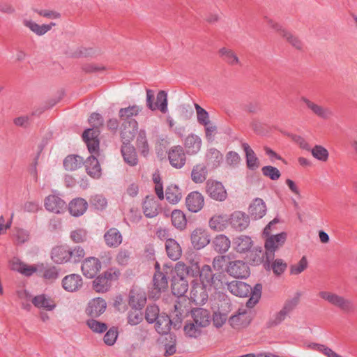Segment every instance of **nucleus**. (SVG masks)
<instances>
[{
  "mask_svg": "<svg viewBox=\"0 0 357 357\" xmlns=\"http://www.w3.org/2000/svg\"><path fill=\"white\" fill-rule=\"evenodd\" d=\"M119 332L116 328H110L103 337V342L107 346H113L118 338Z\"/></svg>",
  "mask_w": 357,
  "mask_h": 357,
  "instance_id": "obj_57",
  "label": "nucleus"
},
{
  "mask_svg": "<svg viewBox=\"0 0 357 357\" xmlns=\"http://www.w3.org/2000/svg\"><path fill=\"white\" fill-rule=\"evenodd\" d=\"M229 218V224L238 231H243L250 224L249 216L241 211L234 212Z\"/></svg>",
  "mask_w": 357,
  "mask_h": 357,
  "instance_id": "obj_27",
  "label": "nucleus"
},
{
  "mask_svg": "<svg viewBox=\"0 0 357 357\" xmlns=\"http://www.w3.org/2000/svg\"><path fill=\"white\" fill-rule=\"evenodd\" d=\"M166 199L172 204H177L181 199V193L176 185H169L165 191Z\"/></svg>",
  "mask_w": 357,
  "mask_h": 357,
  "instance_id": "obj_48",
  "label": "nucleus"
},
{
  "mask_svg": "<svg viewBox=\"0 0 357 357\" xmlns=\"http://www.w3.org/2000/svg\"><path fill=\"white\" fill-rule=\"evenodd\" d=\"M266 204L261 198L255 199L248 208L250 215L255 220L262 218L266 215Z\"/></svg>",
  "mask_w": 357,
  "mask_h": 357,
  "instance_id": "obj_30",
  "label": "nucleus"
},
{
  "mask_svg": "<svg viewBox=\"0 0 357 357\" xmlns=\"http://www.w3.org/2000/svg\"><path fill=\"white\" fill-rule=\"evenodd\" d=\"M89 122L93 128L86 130L82 135V137L89 152L96 153L99 148V140L98 139L99 131L98 129L102 126L103 120L99 114L93 113L90 116Z\"/></svg>",
  "mask_w": 357,
  "mask_h": 357,
  "instance_id": "obj_4",
  "label": "nucleus"
},
{
  "mask_svg": "<svg viewBox=\"0 0 357 357\" xmlns=\"http://www.w3.org/2000/svg\"><path fill=\"white\" fill-rule=\"evenodd\" d=\"M14 236L18 243H24L29 241V233L28 231L20 228L15 229Z\"/></svg>",
  "mask_w": 357,
  "mask_h": 357,
  "instance_id": "obj_63",
  "label": "nucleus"
},
{
  "mask_svg": "<svg viewBox=\"0 0 357 357\" xmlns=\"http://www.w3.org/2000/svg\"><path fill=\"white\" fill-rule=\"evenodd\" d=\"M264 267L267 271H272L276 276L282 275L287 268V263L282 259H275V257H271L265 256Z\"/></svg>",
  "mask_w": 357,
  "mask_h": 357,
  "instance_id": "obj_17",
  "label": "nucleus"
},
{
  "mask_svg": "<svg viewBox=\"0 0 357 357\" xmlns=\"http://www.w3.org/2000/svg\"><path fill=\"white\" fill-rule=\"evenodd\" d=\"M86 324L93 332L97 333H102L107 329V326L105 323L93 319L88 320Z\"/></svg>",
  "mask_w": 357,
  "mask_h": 357,
  "instance_id": "obj_58",
  "label": "nucleus"
},
{
  "mask_svg": "<svg viewBox=\"0 0 357 357\" xmlns=\"http://www.w3.org/2000/svg\"><path fill=\"white\" fill-rule=\"evenodd\" d=\"M227 272L236 278H244L250 275L248 266L241 260L231 261L227 268Z\"/></svg>",
  "mask_w": 357,
  "mask_h": 357,
  "instance_id": "obj_16",
  "label": "nucleus"
},
{
  "mask_svg": "<svg viewBox=\"0 0 357 357\" xmlns=\"http://www.w3.org/2000/svg\"><path fill=\"white\" fill-rule=\"evenodd\" d=\"M158 111L160 112L159 119L161 122L167 124L169 128H172L174 126V121L168 108L167 92L163 90L158 92Z\"/></svg>",
  "mask_w": 357,
  "mask_h": 357,
  "instance_id": "obj_8",
  "label": "nucleus"
},
{
  "mask_svg": "<svg viewBox=\"0 0 357 357\" xmlns=\"http://www.w3.org/2000/svg\"><path fill=\"white\" fill-rule=\"evenodd\" d=\"M199 281L204 287L214 290L221 289L224 287L220 274H213L210 266L204 265L200 270Z\"/></svg>",
  "mask_w": 357,
  "mask_h": 357,
  "instance_id": "obj_6",
  "label": "nucleus"
},
{
  "mask_svg": "<svg viewBox=\"0 0 357 357\" xmlns=\"http://www.w3.org/2000/svg\"><path fill=\"white\" fill-rule=\"evenodd\" d=\"M86 232L84 229H76L71 232L70 238L75 243L84 242L86 240Z\"/></svg>",
  "mask_w": 357,
  "mask_h": 357,
  "instance_id": "obj_64",
  "label": "nucleus"
},
{
  "mask_svg": "<svg viewBox=\"0 0 357 357\" xmlns=\"http://www.w3.org/2000/svg\"><path fill=\"white\" fill-rule=\"evenodd\" d=\"M146 301V298L143 291L137 289L130 291L129 304L132 308H142L145 305Z\"/></svg>",
  "mask_w": 357,
  "mask_h": 357,
  "instance_id": "obj_38",
  "label": "nucleus"
},
{
  "mask_svg": "<svg viewBox=\"0 0 357 357\" xmlns=\"http://www.w3.org/2000/svg\"><path fill=\"white\" fill-rule=\"evenodd\" d=\"M299 303V297L295 296L286 301L282 309L275 315L274 324H278L285 319L287 316L295 309Z\"/></svg>",
  "mask_w": 357,
  "mask_h": 357,
  "instance_id": "obj_24",
  "label": "nucleus"
},
{
  "mask_svg": "<svg viewBox=\"0 0 357 357\" xmlns=\"http://www.w3.org/2000/svg\"><path fill=\"white\" fill-rule=\"evenodd\" d=\"M137 122L134 119L123 122L121 127V137L123 144H128L135 136Z\"/></svg>",
  "mask_w": 357,
  "mask_h": 357,
  "instance_id": "obj_19",
  "label": "nucleus"
},
{
  "mask_svg": "<svg viewBox=\"0 0 357 357\" xmlns=\"http://www.w3.org/2000/svg\"><path fill=\"white\" fill-rule=\"evenodd\" d=\"M219 56L227 63L231 66L240 64L239 59L236 53L229 48L222 47L218 51Z\"/></svg>",
  "mask_w": 357,
  "mask_h": 357,
  "instance_id": "obj_46",
  "label": "nucleus"
},
{
  "mask_svg": "<svg viewBox=\"0 0 357 357\" xmlns=\"http://www.w3.org/2000/svg\"><path fill=\"white\" fill-rule=\"evenodd\" d=\"M211 290L201 283L195 282L190 291V298L197 304H204L208 299V291Z\"/></svg>",
  "mask_w": 357,
  "mask_h": 357,
  "instance_id": "obj_18",
  "label": "nucleus"
},
{
  "mask_svg": "<svg viewBox=\"0 0 357 357\" xmlns=\"http://www.w3.org/2000/svg\"><path fill=\"white\" fill-rule=\"evenodd\" d=\"M88 207L87 202L82 198L73 199L68 206L70 213L75 217L82 215Z\"/></svg>",
  "mask_w": 357,
  "mask_h": 357,
  "instance_id": "obj_37",
  "label": "nucleus"
},
{
  "mask_svg": "<svg viewBox=\"0 0 357 357\" xmlns=\"http://www.w3.org/2000/svg\"><path fill=\"white\" fill-rule=\"evenodd\" d=\"M83 163V159L78 155H68L63 161V166L66 170L73 171L79 168Z\"/></svg>",
  "mask_w": 357,
  "mask_h": 357,
  "instance_id": "obj_50",
  "label": "nucleus"
},
{
  "mask_svg": "<svg viewBox=\"0 0 357 357\" xmlns=\"http://www.w3.org/2000/svg\"><path fill=\"white\" fill-rule=\"evenodd\" d=\"M263 174L271 180H277L280 177V171L273 166H265L261 169Z\"/></svg>",
  "mask_w": 357,
  "mask_h": 357,
  "instance_id": "obj_59",
  "label": "nucleus"
},
{
  "mask_svg": "<svg viewBox=\"0 0 357 357\" xmlns=\"http://www.w3.org/2000/svg\"><path fill=\"white\" fill-rule=\"evenodd\" d=\"M160 351L165 357L172 356L176 351V336L166 333L160 339Z\"/></svg>",
  "mask_w": 357,
  "mask_h": 357,
  "instance_id": "obj_15",
  "label": "nucleus"
},
{
  "mask_svg": "<svg viewBox=\"0 0 357 357\" xmlns=\"http://www.w3.org/2000/svg\"><path fill=\"white\" fill-rule=\"evenodd\" d=\"M45 208L52 213L60 214L66 210V202L56 195H49L45 200Z\"/></svg>",
  "mask_w": 357,
  "mask_h": 357,
  "instance_id": "obj_21",
  "label": "nucleus"
},
{
  "mask_svg": "<svg viewBox=\"0 0 357 357\" xmlns=\"http://www.w3.org/2000/svg\"><path fill=\"white\" fill-rule=\"evenodd\" d=\"M119 275L120 273L117 270L109 269L105 271L93 280V289L98 293L107 291L111 287V282L117 280Z\"/></svg>",
  "mask_w": 357,
  "mask_h": 357,
  "instance_id": "obj_7",
  "label": "nucleus"
},
{
  "mask_svg": "<svg viewBox=\"0 0 357 357\" xmlns=\"http://www.w3.org/2000/svg\"><path fill=\"white\" fill-rule=\"evenodd\" d=\"M188 264V266H187L184 262L178 261L176 264L174 270H172V271L180 275L187 276L190 275L192 277H196L201 270L198 259L196 257L190 259Z\"/></svg>",
  "mask_w": 357,
  "mask_h": 357,
  "instance_id": "obj_11",
  "label": "nucleus"
},
{
  "mask_svg": "<svg viewBox=\"0 0 357 357\" xmlns=\"http://www.w3.org/2000/svg\"><path fill=\"white\" fill-rule=\"evenodd\" d=\"M143 210L144 215L148 218H153L156 213V202L153 195L146 197L143 204Z\"/></svg>",
  "mask_w": 357,
  "mask_h": 357,
  "instance_id": "obj_49",
  "label": "nucleus"
},
{
  "mask_svg": "<svg viewBox=\"0 0 357 357\" xmlns=\"http://www.w3.org/2000/svg\"><path fill=\"white\" fill-rule=\"evenodd\" d=\"M191 321L201 328L208 326L211 321L210 312L202 308L195 309L191 312Z\"/></svg>",
  "mask_w": 357,
  "mask_h": 357,
  "instance_id": "obj_29",
  "label": "nucleus"
},
{
  "mask_svg": "<svg viewBox=\"0 0 357 357\" xmlns=\"http://www.w3.org/2000/svg\"><path fill=\"white\" fill-rule=\"evenodd\" d=\"M168 158L171 165L177 169L181 168L185 163V155L180 146L172 147L168 153Z\"/></svg>",
  "mask_w": 357,
  "mask_h": 357,
  "instance_id": "obj_26",
  "label": "nucleus"
},
{
  "mask_svg": "<svg viewBox=\"0 0 357 357\" xmlns=\"http://www.w3.org/2000/svg\"><path fill=\"white\" fill-rule=\"evenodd\" d=\"M106 245L110 248H117L123 241L121 232L116 228L109 229L104 235Z\"/></svg>",
  "mask_w": 357,
  "mask_h": 357,
  "instance_id": "obj_36",
  "label": "nucleus"
},
{
  "mask_svg": "<svg viewBox=\"0 0 357 357\" xmlns=\"http://www.w3.org/2000/svg\"><path fill=\"white\" fill-rule=\"evenodd\" d=\"M234 249L240 253L248 251L252 246V241L248 236H240L234 241Z\"/></svg>",
  "mask_w": 357,
  "mask_h": 357,
  "instance_id": "obj_44",
  "label": "nucleus"
},
{
  "mask_svg": "<svg viewBox=\"0 0 357 357\" xmlns=\"http://www.w3.org/2000/svg\"><path fill=\"white\" fill-rule=\"evenodd\" d=\"M188 289V282L185 275L175 273L172 280V291L174 295L184 296Z\"/></svg>",
  "mask_w": 357,
  "mask_h": 357,
  "instance_id": "obj_22",
  "label": "nucleus"
},
{
  "mask_svg": "<svg viewBox=\"0 0 357 357\" xmlns=\"http://www.w3.org/2000/svg\"><path fill=\"white\" fill-rule=\"evenodd\" d=\"M23 24L26 27L29 28L32 32L38 36H43L47 32L50 31L53 26H56V24L54 22H51L49 24L40 25L29 19L24 20Z\"/></svg>",
  "mask_w": 357,
  "mask_h": 357,
  "instance_id": "obj_34",
  "label": "nucleus"
},
{
  "mask_svg": "<svg viewBox=\"0 0 357 357\" xmlns=\"http://www.w3.org/2000/svg\"><path fill=\"white\" fill-rule=\"evenodd\" d=\"M183 332L185 337L196 339L202 335V328L189 319L185 324Z\"/></svg>",
  "mask_w": 357,
  "mask_h": 357,
  "instance_id": "obj_47",
  "label": "nucleus"
},
{
  "mask_svg": "<svg viewBox=\"0 0 357 357\" xmlns=\"http://www.w3.org/2000/svg\"><path fill=\"white\" fill-rule=\"evenodd\" d=\"M189 300L186 296H178V301L174 304V310L171 317L176 322H180L184 315L188 312Z\"/></svg>",
  "mask_w": 357,
  "mask_h": 357,
  "instance_id": "obj_28",
  "label": "nucleus"
},
{
  "mask_svg": "<svg viewBox=\"0 0 357 357\" xmlns=\"http://www.w3.org/2000/svg\"><path fill=\"white\" fill-rule=\"evenodd\" d=\"M140 111L138 106L133 105L128 107L122 108L119 110V117L123 122L132 119V117L137 116Z\"/></svg>",
  "mask_w": 357,
  "mask_h": 357,
  "instance_id": "obj_52",
  "label": "nucleus"
},
{
  "mask_svg": "<svg viewBox=\"0 0 357 357\" xmlns=\"http://www.w3.org/2000/svg\"><path fill=\"white\" fill-rule=\"evenodd\" d=\"M32 303L35 307L43 308L48 311L54 310L56 307L55 302L50 297L45 294L35 296L32 299Z\"/></svg>",
  "mask_w": 357,
  "mask_h": 357,
  "instance_id": "obj_40",
  "label": "nucleus"
},
{
  "mask_svg": "<svg viewBox=\"0 0 357 357\" xmlns=\"http://www.w3.org/2000/svg\"><path fill=\"white\" fill-rule=\"evenodd\" d=\"M212 245L215 251L220 253L226 252L230 248L229 238L223 234L217 235L212 241Z\"/></svg>",
  "mask_w": 357,
  "mask_h": 357,
  "instance_id": "obj_41",
  "label": "nucleus"
},
{
  "mask_svg": "<svg viewBox=\"0 0 357 357\" xmlns=\"http://www.w3.org/2000/svg\"><path fill=\"white\" fill-rule=\"evenodd\" d=\"M121 153L125 162L128 165L135 166L137 164V154L133 146L123 144L121 148Z\"/></svg>",
  "mask_w": 357,
  "mask_h": 357,
  "instance_id": "obj_45",
  "label": "nucleus"
},
{
  "mask_svg": "<svg viewBox=\"0 0 357 357\" xmlns=\"http://www.w3.org/2000/svg\"><path fill=\"white\" fill-rule=\"evenodd\" d=\"M83 284L82 278L78 274H70L66 275L62 280L63 289L69 292L78 291Z\"/></svg>",
  "mask_w": 357,
  "mask_h": 357,
  "instance_id": "obj_31",
  "label": "nucleus"
},
{
  "mask_svg": "<svg viewBox=\"0 0 357 357\" xmlns=\"http://www.w3.org/2000/svg\"><path fill=\"white\" fill-rule=\"evenodd\" d=\"M137 146L140 149L142 154L146 156L149 153V146L147 144L144 132H140L137 139Z\"/></svg>",
  "mask_w": 357,
  "mask_h": 357,
  "instance_id": "obj_60",
  "label": "nucleus"
},
{
  "mask_svg": "<svg viewBox=\"0 0 357 357\" xmlns=\"http://www.w3.org/2000/svg\"><path fill=\"white\" fill-rule=\"evenodd\" d=\"M242 147L245 153L248 167L252 170L257 169L259 167V161L254 151L246 143L243 144Z\"/></svg>",
  "mask_w": 357,
  "mask_h": 357,
  "instance_id": "obj_43",
  "label": "nucleus"
},
{
  "mask_svg": "<svg viewBox=\"0 0 357 357\" xmlns=\"http://www.w3.org/2000/svg\"><path fill=\"white\" fill-rule=\"evenodd\" d=\"M202 139L195 134L188 135L184 141L185 148L189 154L197 153L202 147Z\"/></svg>",
  "mask_w": 357,
  "mask_h": 357,
  "instance_id": "obj_32",
  "label": "nucleus"
},
{
  "mask_svg": "<svg viewBox=\"0 0 357 357\" xmlns=\"http://www.w3.org/2000/svg\"><path fill=\"white\" fill-rule=\"evenodd\" d=\"M165 249L167 256L172 260H177L182 254L180 245L172 238H169L165 242Z\"/></svg>",
  "mask_w": 357,
  "mask_h": 357,
  "instance_id": "obj_39",
  "label": "nucleus"
},
{
  "mask_svg": "<svg viewBox=\"0 0 357 357\" xmlns=\"http://www.w3.org/2000/svg\"><path fill=\"white\" fill-rule=\"evenodd\" d=\"M34 12H36L40 16L46 17L47 19H59L61 17V14L53 10H47V9H35Z\"/></svg>",
  "mask_w": 357,
  "mask_h": 357,
  "instance_id": "obj_61",
  "label": "nucleus"
},
{
  "mask_svg": "<svg viewBox=\"0 0 357 357\" xmlns=\"http://www.w3.org/2000/svg\"><path fill=\"white\" fill-rule=\"evenodd\" d=\"M307 260L305 256H303L300 261L294 264H292L289 268V273L293 275H298L303 272L307 268Z\"/></svg>",
  "mask_w": 357,
  "mask_h": 357,
  "instance_id": "obj_55",
  "label": "nucleus"
},
{
  "mask_svg": "<svg viewBox=\"0 0 357 357\" xmlns=\"http://www.w3.org/2000/svg\"><path fill=\"white\" fill-rule=\"evenodd\" d=\"M229 224V218L227 214H214L208 220V227L214 231L220 232L225 231Z\"/></svg>",
  "mask_w": 357,
  "mask_h": 357,
  "instance_id": "obj_23",
  "label": "nucleus"
},
{
  "mask_svg": "<svg viewBox=\"0 0 357 357\" xmlns=\"http://www.w3.org/2000/svg\"><path fill=\"white\" fill-rule=\"evenodd\" d=\"M197 113V121L202 126H207L211 123L208 113L198 104L195 105Z\"/></svg>",
  "mask_w": 357,
  "mask_h": 357,
  "instance_id": "obj_56",
  "label": "nucleus"
},
{
  "mask_svg": "<svg viewBox=\"0 0 357 357\" xmlns=\"http://www.w3.org/2000/svg\"><path fill=\"white\" fill-rule=\"evenodd\" d=\"M107 307V304L104 298H94L87 303L85 313L89 317L97 318L106 311Z\"/></svg>",
  "mask_w": 357,
  "mask_h": 357,
  "instance_id": "obj_12",
  "label": "nucleus"
},
{
  "mask_svg": "<svg viewBox=\"0 0 357 357\" xmlns=\"http://www.w3.org/2000/svg\"><path fill=\"white\" fill-rule=\"evenodd\" d=\"M252 319L250 310L240 308L238 312L229 319V325L234 329H241L247 327Z\"/></svg>",
  "mask_w": 357,
  "mask_h": 357,
  "instance_id": "obj_10",
  "label": "nucleus"
},
{
  "mask_svg": "<svg viewBox=\"0 0 357 357\" xmlns=\"http://www.w3.org/2000/svg\"><path fill=\"white\" fill-rule=\"evenodd\" d=\"M101 268L100 262L96 257H88L85 259L82 264L83 275L88 278H93Z\"/></svg>",
  "mask_w": 357,
  "mask_h": 357,
  "instance_id": "obj_20",
  "label": "nucleus"
},
{
  "mask_svg": "<svg viewBox=\"0 0 357 357\" xmlns=\"http://www.w3.org/2000/svg\"><path fill=\"white\" fill-rule=\"evenodd\" d=\"M172 225L180 229H183L186 225L187 220L185 214L180 210H174L171 213Z\"/></svg>",
  "mask_w": 357,
  "mask_h": 357,
  "instance_id": "obj_51",
  "label": "nucleus"
},
{
  "mask_svg": "<svg viewBox=\"0 0 357 357\" xmlns=\"http://www.w3.org/2000/svg\"><path fill=\"white\" fill-rule=\"evenodd\" d=\"M319 298L331 305L338 308L344 313H351L354 310L351 300L330 291H321L319 292Z\"/></svg>",
  "mask_w": 357,
  "mask_h": 357,
  "instance_id": "obj_5",
  "label": "nucleus"
},
{
  "mask_svg": "<svg viewBox=\"0 0 357 357\" xmlns=\"http://www.w3.org/2000/svg\"><path fill=\"white\" fill-rule=\"evenodd\" d=\"M208 170L204 164H197L192 169L191 178L195 183H202L207 177Z\"/></svg>",
  "mask_w": 357,
  "mask_h": 357,
  "instance_id": "obj_42",
  "label": "nucleus"
},
{
  "mask_svg": "<svg viewBox=\"0 0 357 357\" xmlns=\"http://www.w3.org/2000/svg\"><path fill=\"white\" fill-rule=\"evenodd\" d=\"M9 268L19 273L30 277L36 273L47 280H54L58 278V271L54 266L45 267L44 264L29 265L17 257H13L8 261Z\"/></svg>",
  "mask_w": 357,
  "mask_h": 357,
  "instance_id": "obj_1",
  "label": "nucleus"
},
{
  "mask_svg": "<svg viewBox=\"0 0 357 357\" xmlns=\"http://www.w3.org/2000/svg\"><path fill=\"white\" fill-rule=\"evenodd\" d=\"M312 156L321 162H326L328 160L329 153L328 150L321 145H315L310 150Z\"/></svg>",
  "mask_w": 357,
  "mask_h": 357,
  "instance_id": "obj_54",
  "label": "nucleus"
},
{
  "mask_svg": "<svg viewBox=\"0 0 357 357\" xmlns=\"http://www.w3.org/2000/svg\"><path fill=\"white\" fill-rule=\"evenodd\" d=\"M188 209L193 213L199 211L204 205V197L199 192L194 191L188 194L185 199Z\"/></svg>",
  "mask_w": 357,
  "mask_h": 357,
  "instance_id": "obj_25",
  "label": "nucleus"
},
{
  "mask_svg": "<svg viewBox=\"0 0 357 357\" xmlns=\"http://www.w3.org/2000/svg\"><path fill=\"white\" fill-rule=\"evenodd\" d=\"M227 319V314L226 312H221L217 311L214 312L213 316V324L217 328L222 327Z\"/></svg>",
  "mask_w": 357,
  "mask_h": 357,
  "instance_id": "obj_62",
  "label": "nucleus"
},
{
  "mask_svg": "<svg viewBox=\"0 0 357 357\" xmlns=\"http://www.w3.org/2000/svg\"><path fill=\"white\" fill-rule=\"evenodd\" d=\"M284 40H285L288 43H289L292 47L297 50H302L303 47V42L301 39L294 34L291 31L287 29L284 33L282 36L281 37Z\"/></svg>",
  "mask_w": 357,
  "mask_h": 357,
  "instance_id": "obj_53",
  "label": "nucleus"
},
{
  "mask_svg": "<svg viewBox=\"0 0 357 357\" xmlns=\"http://www.w3.org/2000/svg\"><path fill=\"white\" fill-rule=\"evenodd\" d=\"M87 174L93 178H100L102 175L101 167L97 158L91 155L85 162Z\"/></svg>",
  "mask_w": 357,
  "mask_h": 357,
  "instance_id": "obj_35",
  "label": "nucleus"
},
{
  "mask_svg": "<svg viewBox=\"0 0 357 357\" xmlns=\"http://www.w3.org/2000/svg\"><path fill=\"white\" fill-rule=\"evenodd\" d=\"M52 259L56 264H63L70 259V250L66 246L57 245L52 250Z\"/></svg>",
  "mask_w": 357,
  "mask_h": 357,
  "instance_id": "obj_33",
  "label": "nucleus"
},
{
  "mask_svg": "<svg viewBox=\"0 0 357 357\" xmlns=\"http://www.w3.org/2000/svg\"><path fill=\"white\" fill-rule=\"evenodd\" d=\"M227 289L236 296L246 297L250 294V298L247 301L246 306L248 308H252L261 297L262 286L260 284H257L252 289L249 284L241 281L235 280L227 284Z\"/></svg>",
  "mask_w": 357,
  "mask_h": 357,
  "instance_id": "obj_2",
  "label": "nucleus"
},
{
  "mask_svg": "<svg viewBox=\"0 0 357 357\" xmlns=\"http://www.w3.org/2000/svg\"><path fill=\"white\" fill-rule=\"evenodd\" d=\"M278 218L273 219L264 228L263 235L266 237L264 248L265 256L271 257H275V251L282 247L287 239V234L286 232H281L278 234H272L271 227L279 223Z\"/></svg>",
  "mask_w": 357,
  "mask_h": 357,
  "instance_id": "obj_3",
  "label": "nucleus"
},
{
  "mask_svg": "<svg viewBox=\"0 0 357 357\" xmlns=\"http://www.w3.org/2000/svg\"><path fill=\"white\" fill-rule=\"evenodd\" d=\"M205 191L212 199L224 202L227 198V192L223 184L218 181L209 179L206 183Z\"/></svg>",
  "mask_w": 357,
  "mask_h": 357,
  "instance_id": "obj_9",
  "label": "nucleus"
},
{
  "mask_svg": "<svg viewBox=\"0 0 357 357\" xmlns=\"http://www.w3.org/2000/svg\"><path fill=\"white\" fill-rule=\"evenodd\" d=\"M190 241L195 249L201 250L210 243L211 236L207 229L196 228L191 233Z\"/></svg>",
  "mask_w": 357,
  "mask_h": 357,
  "instance_id": "obj_14",
  "label": "nucleus"
},
{
  "mask_svg": "<svg viewBox=\"0 0 357 357\" xmlns=\"http://www.w3.org/2000/svg\"><path fill=\"white\" fill-rule=\"evenodd\" d=\"M301 100L305 104L307 108L312 112V114L318 118L324 120H328L333 115L332 110L328 107L317 104L305 97H302Z\"/></svg>",
  "mask_w": 357,
  "mask_h": 357,
  "instance_id": "obj_13",
  "label": "nucleus"
}]
</instances>
